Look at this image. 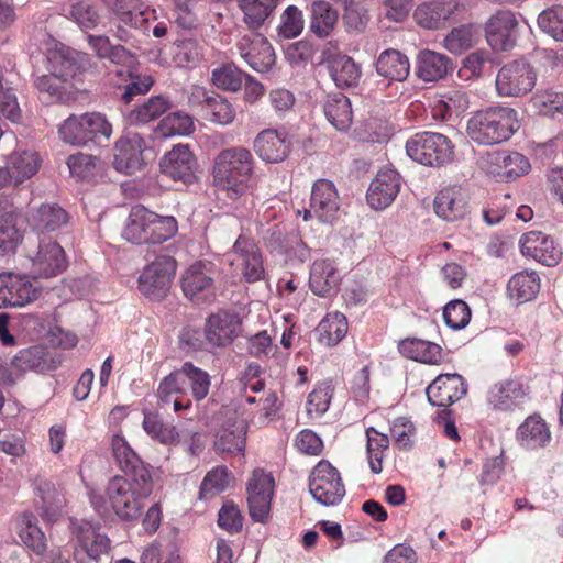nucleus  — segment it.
Wrapping results in <instances>:
<instances>
[{
  "label": "nucleus",
  "instance_id": "obj_1",
  "mask_svg": "<svg viewBox=\"0 0 563 563\" xmlns=\"http://www.w3.org/2000/svg\"><path fill=\"white\" fill-rule=\"evenodd\" d=\"M152 492L151 472L141 471L139 476H113L107 484L104 496L91 490L89 501L100 515H106L111 508L120 520L132 522L141 517L145 500Z\"/></svg>",
  "mask_w": 563,
  "mask_h": 563
},
{
  "label": "nucleus",
  "instance_id": "obj_2",
  "mask_svg": "<svg viewBox=\"0 0 563 563\" xmlns=\"http://www.w3.org/2000/svg\"><path fill=\"white\" fill-rule=\"evenodd\" d=\"M254 157L250 150L234 146L222 150L214 158L212 178L214 186L230 199L242 197L251 186Z\"/></svg>",
  "mask_w": 563,
  "mask_h": 563
},
{
  "label": "nucleus",
  "instance_id": "obj_3",
  "mask_svg": "<svg viewBox=\"0 0 563 563\" xmlns=\"http://www.w3.org/2000/svg\"><path fill=\"white\" fill-rule=\"evenodd\" d=\"M178 224L172 216H159L144 206L131 208L122 236L130 243L161 244L176 235Z\"/></svg>",
  "mask_w": 563,
  "mask_h": 563
},
{
  "label": "nucleus",
  "instance_id": "obj_4",
  "mask_svg": "<svg viewBox=\"0 0 563 563\" xmlns=\"http://www.w3.org/2000/svg\"><path fill=\"white\" fill-rule=\"evenodd\" d=\"M517 112L508 107L477 111L467 122V135L479 145L499 144L519 129Z\"/></svg>",
  "mask_w": 563,
  "mask_h": 563
},
{
  "label": "nucleus",
  "instance_id": "obj_5",
  "mask_svg": "<svg viewBox=\"0 0 563 563\" xmlns=\"http://www.w3.org/2000/svg\"><path fill=\"white\" fill-rule=\"evenodd\" d=\"M60 139L74 146H85L97 137L109 139L112 126L107 118L99 112H87L69 115L58 130Z\"/></svg>",
  "mask_w": 563,
  "mask_h": 563
},
{
  "label": "nucleus",
  "instance_id": "obj_6",
  "mask_svg": "<svg viewBox=\"0 0 563 563\" xmlns=\"http://www.w3.org/2000/svg\"><path fill=\"white\" fill-rule=\"evenodd\" d=\"M453 145L449 137L437 132H419L406 142L407 155L426 166H443L453 157Z\"/></svg>",
  "mask_w": 563,
  "mask_h": 563
},
{
  "label": "nucleus",
  "instance_id": "obj_7",
  "mask_svg": "<svg viewBox=\"0 0 563 563\" xmlns=\"http://www.w3.org/2000/svg\"><path fill=\"white\" fill-rule=\"evenodd\" d=\"M177 262L169 255H159L141 272L139 290L151 300H162L169 292Z\"/></svg>",
  "mask_w": 563,
  "mask_h": 563
},
{
  "label": "nucleus",
  "instance_id": "obj_8",
  "mask_svg": "<svg viewBox=\"0 0 563 563\" xmlns=\"http://www.w3.org/2000/svg\"><path fill=\"white\" fill-rule=\"evenodd\" d=\"M26 256L35 277L51 278L62 274L67 267L63 247L51 239L37 238L36 242L29 246Z\"/></svg>",
  "mask_w": 563,
  "mask_h": 563
},
{
  "label": "nucleus",
  "instance_id": "obj_9",
  "mask_svg": "<svg viewBox=\"0 0 563 563\" xmlns=\"http://www.w3.org/2000/svg\"><path fill=\"white\" fill-rule=\"evenodd\" d=\"M309 490L314 500L323 506H335L345 495L339 471L328 461H320L312 470Z\"/></svg>",
  "mask_w": 563,
  "mask_h": 563
},
{
  "label": "nucleus",
  "instance_id": "obj_10",
  "mask_svg": "<svg viewBox=\"0 0 563 563\" xmlns=\"http://www.w3.org/2000/svg\"><path fill=\"white\" fill-rule=\"evenodd\" d=\"M537 74L526 62L516 60L504 65L496 77V89L500 96L519 97L536 86Z\"/></svg>",
  "mask_w": 563,
  "mask_h": 563
},
{
  "label": "nucleus",
  "instance_id": "obj_11",
  "mask_svg": "<svg viewBox=\"0 0 563 563\" xmlns=\"http://www.w3.org/2000/svg\"><path fill=\"white\" fill-rule=\"evenodd\" d=\"M340 206L335 185L331 180L320 178L312 185L310 207L303 210V220L316 217L323 223H332L339 216Z\"/></svg>",
  "mask_w": 563,
  "mask_h": 563
},
{
  "label": "nucleus",
  "instance_id": "obj_12",
  "mask_svg": "<svg viewBox=\"0 0 563 563\" xmlns=\"http://www.w3.org/2000/svg\"><path fill=\"white\" fill-rule=\"evenodd\" d=\"M73 534L76 538L74 558L77 563L97 562L102 555L108 554L110 540L106 534L89 521L74 523Z\"/></svg>",
  "mask_w": 563,
  "mask_h": 563
},
{
  "label": "nucleus",
  "instance_id": "obj_13",
  "mask_svg": "<svg viewBox=\"0 0 563 563\" xmlns=\"http://www.w3.org/2000/svg\"><path fill=\"white\" fill-rule=\"evenodd\" d=\"M275 481L262 468L253 471L246 485L250 516L254 521L264 522L271 510Z\"/></svg>",
  "mask_w": 563,
  "mask_h": 563
},
{
  "label": "nucleus",
  "instance_id": "obj_14",
  "mask_svg": "<svg viewBox=\"0 0 563 563\" xmlns=\"http://www.w3.org/2000/svg\"><path fill=\"white\" fill-rule=\"evenodd\" d=\"M48 69L55 77L68 81L91 66L89 54L56 43L47 52Z\"/></svg>",
  "mask_w": 563,
  "mask_h": 563
},
{
  "label": "nucleus",
  "instance_id": "obj_15",
  "mask_svg": "<svg viewBox=\"0 0 563 563\" xmlns=\"http://www.w3.org/2000/svg\"><path fill=\"white\" fill-rule=\"evenodd\" d=\"M38 286L25 275L0 274V309L24 307L36 300Z\"/></svg>",
  "mask_w": 563,
  "mask_h": 563
},
{
  "label": "nucleus",
  "instance_id": "obj_16",
  "mask_svg": "<svg viewBox=\"0 0 563 563\" xmlns=\"http://www.w3.org/2000/svg\"><path fill=\"white\" fill-rule=\"evenodd\" d=\"M188 100L192 108L198 109L205 119L213 123L228 125L235 119V109L224 97L202 87L192 88Z\"/></svg>",
  "mask_w": 563,
  "mask_h": 563
},
{
  "label": "nucleus",
  "instance_id": "obj_17",
  "mask_svg": "<svg viewBox=\"0 0 563 563\" xmlns=\"http://www.w3.org/2000/svg\"><path fill=\"white\" fill-rule=\"evenodd\" d=\"M240 56L257 73H268L276 60L275 52L268 40L256 32L243 35L236 43Z\"/></svg>",
  "mask_w": 563,
  "mask_h": 563
},
{
  "label": "nucleus",
  "instance_id": "obj_18",
  "mask_svg": "<svg viewBox=\"0 0 563 563\" xmlns=\"http://www.w3.org/2000/svg\"><path fill=\"white\" fill-rule=\"evenodd\" d=\"M291 140L285 130L266 129L254 139L256 155L264 162L276 164L285 161L291 151Z\"/></svg>",
  "mask_w": 563,
  "mask_h": 563
},
{
  "label": "nucleus",
  "instance_id": "obj_19",
  "mask_svg": "<svg viewBox=\"0 0 563 563\" xmlns=\"http://www.w3.org/2000/svg\"><path fill=\"white\" fill-rule=\"evenodd\" d=\"M147 143L139 133L128 132L120 137L114 147V168L124 174H132L143 164V153Z\"/></svg>",
  "mask_w": 563,
  "mask_h": 563
},
{
  "label": "nucleus",
  "instance_id": "obj_20",
  "mask_svg": "<svg viewBox=\"0 0 563 563\" xmlns=\"http://www.w3.org/2000/svg\"><path fill=\"white\" fill-rule=\"evenodd\" d=\"M530 168L529 159L518 152L497 151L487 156V172L500 181H514Z\"/></svg>",
  "mask_w": 563,
  "mask_h": 563
},
{
  "label": "nucleus",
  "instance_id": "obj_21",
  "mask_svg": "<svg viewBox=\"0 0 563 563\" xmlns=\"http://www.w3.org/2000/svg\"><path fill=\"white\" fill-rule=\"evenodd\" d=\"M519 246L523 256L531 257L545 266L556 265L562 257V251L553 238L540 231L522 234Z\"/></svg>",
  "mask_w": 563,
  "mask_h": 563
},
{
  "label": "nucleus",
  "instance_id": "obj_22",
  "mask_svg": "<svg viewBox=\"0 0 563 563\" xmlns=\"http://www.w3.org/2000/svg\"><path fill=\"white\" fill-rule=\"evenodd\" d=\"M195 166L196 158L187 144L173 146L159 162L161 172L165 176L184 184H190L194 180Z\"/></svg>",
  "mask_w": 563,
  "mask_h": 563
},
{
  "label": "nucleus",
  "instance_id": "obj_23",
  "mask_svg": "<svg viewBox=\"0 0 563 563\" xmlns=\"http://www.w3.org/2000/svg\"><path fill=\"white\" fill-rule=\"evenodd\" d=\"M427 397L435 407H448L467 393L465 379L459 374H441L428 387Z\"/></svg>",
  "mask_w": 563,
  "mask_h": 563
},
{
  "label": "nucleus",
  "instance_id": "obj_24",
  "mask_svg": "<svg viewBox=\"0 0 563 563\" xmlns=\"http://www.w3.org/2000/svg\"><path fill=\"white\" fill-rule=\"evenodd\" d=\"M400 186V175L395 169L379 170L366 194L368 205L375 210L387 208L397 197Z\"/></svg>",
  "mask_w": 563,
  "mask_h": 563
},
{
  "label": "nucleus",
  "instance_id": "obj_25",
  "mask_svg": "<svg viewBox=\"0 0 563 563\" xmlns=\"http://www.w3.org/2000/svg\"><path fill=\"white\" fill-rule=\"evenodd\" d=\"M240 328L241 322L238 316L222 310L207 319L206 339L212 346L224 347L238 338Z\"/></svg>",
  "mask_w": 563,
  "mask_h": 563
},
{
  "label": "nucleus",
  "instance_id": "obj_26",
  "mask_svg": "<svg viewBox=\"0 0 563 563\" xmlns=\"http://www.w3.org/2000/svg\"><path fill=\"white\" fill-rule=\"evenodd\" d=\"M68 213L55 202L42 203L32 208L27 214V222L36 232L37 238L60 230L68 223Z\"/></svg>",
  "mask_w": 563,
  "mask_h": 563
},
{
  "label": "nucleus",
  "instance_id": "obj_27",
  "mask_svg": "<svg viewBox=\"0 0 563 563\" xmlns=\"http://www.w3.org/2000/svg\"><path fill=\"white\" fill-rule=\"evenodd\" d=\"M233 262L242 267V273L249 283L264 277L262 255L257 245L250 239L239 236L233 245Z\"/></svg>",
  "mask_w": 563,
  "mask_h": 563
},
{
  "label": "nucleus",
  "instance_id": "obj_28",
  "mask_svg": "<svg viewBox=\"0 0 563 563\" xmlns=\"http://www.w3.org/2000/svg\"><path fill=\"white\" fill-rule=\"evenodd\" d=\"M41 157L32 150H15L5 158L12 187H19L37 174L41 167Z\"/></svg>",
  "mask_w": 563,
  "mask_h": 563
},
{
  "label": "nucleus",
  "instance_id": "obj_29",
  "mask_svg": "<svg viewBox=\"0 0 563 563\" xmlns=\"http://www.w3.org/2000/svg\"><path fill=\"white\" fill-rule=\"evenodd\" d=\"M433 206L438 217L456 221L467 212L466 194L460 186L445 187L437 194Z\"/></svg>",
  "mask_w": 563,
  "mask_h": 563
},
{
  "label": "nucleus",
  "instance_id": "obj_30",
  "mask_svg": "<svg viewBox=\"0 0 563 563\" xmlns=\"http://www.w3.org/2000/svg\"><path fill=\"white\" fill-rule=\"evenodd\" d=\"M518 22L514 12L500 10L494 14L486 24V35L495 49L507 51L512 44L511 37Z\"/></svg>",
  "mask_w": 563,
  "mask_h": 563
},
{
  "label": "nucleus",
  "instance_id": "obj_31",
  "mask_svg": "<svg viewBox=\"0 0 563 563\" xmlns=\"http://www.w3.org/2000/svg\"><path fill=\"white\" fill-rule=\"evenodd\" d=\"M340 275L330 260L314 261L310 269L309 285L311 291L319 297H330L338 290Z\"/></svg>",
  "mask_w": 563,
  "mask_h": 563
},
{
  "label": "nucleus",
  "instance_id": "obj_32",
  "mask_svg": "<svg viewBox=\"0 0 563 563\" xmlns=\"http://www.w3.org/2000/svg\"><path fill=\"white\" fill-rule=\"evenodd\" d=\"M16 81L18 75L13 70L0 66V114L12 123H19L22 119Z\"/></svg>",
  "mask_w": 563,
  "mask_h": 563
},
{
  "label": "nucleus",
  "instance_id": "obj_33",
  "mask_svg": "<svg viewBox=\"0 0 563 563\" xmlns=\"http://www.w3.org/2000/svg\"><path fill=\"white\" fill-rule=\"evenodd\" d=\"M459 4L455 1H430L419 4L413 18L416 22L424 29H439L457 10Z\"/></svg>",
  "mask_w": 563,
  "mask_h": 563
},
{
  "label": "nucleus",
  "instance_id": "obj_34",
  "mask_svg": "<svg viewBox=\"0 0 563 563\" xmlns=\"http://www.w3.org/2000/svg\"><path fill=\"white\" fill-rule=\"evenodd\" d=\"M186 394L185 382L181 378L179 369L165 376L159 382L156 391L159 404L162 406L173 404L175 412L189 409L191 407V401L189 399L183 401V397L186 396Z\"/></svg>",
  "mask_w": 563,
  "mask_h": 563
},
{
  "label": "nucleus",
  "instance_id": "obj_35",
  "mask_svg": "<svg viewBox=\"0 0 563 563\" xmlns=\"http://www.w3.org/2000/svg\"><path fill=\"white\" fill-rule=\"evenodd\" d=\"M0 256L15 252L22 240L16 229L15 212L10 200L0 196Z\"/></svg>",
  "mask_w": 563,
  "mask_h": 563
},
{
  "label": "nucleus",
  "instance_id": "obj_36",
  "mask_svg": "<svg viewBox=\"0 0 563 563\" xmlns=\"http://www.w3.org/2000/svg\"><path fill=\"white\" fill-rule=\"evenodd\" d=\"M516 439L526 450H538L551 440V432L539 416H529L517 429Z\"/></svg>",
  "mask_w": 563,
  "mask_h": 563
},
{
  "label": "nucleus",
  "instance_id": "obj_37",
  "mask_svg": "<svg viewBox=\"0 0 563 563\" xmlns=\"http://www.w3.org/2000/svg\"><path fill=\"white\" fill-rule=\"evenodd\" d=\"M525 396V389L519 382L504 380L489 388L487 401L496 410L508 411L521 404Z\"/></svg>",
  "mask_w": 563,
  "mask_h": 563
},
{
  "label": "nucleus",
  "instance_id": "obj_38",
  "mask_svg": "<svg viewBox=\"0 0 563 563\" xmlns=\"http://www.w3.org/2000/svg\"><path fill=\"white\" fill-rule=\"evenodd\" d=\"M213 277L214 271L211 263L202 261L194 263L181 276V288L185 296L192 298L209 289L213 284Z\"/></svg>",
  "mask_w": 563,
  "mask_h": 563
},
{
  "label": "nucleus",
  "instance_id": "obj_39",
  "mask_svg": "<svg viewBox=\"0 0 563 563\" xmlns=\"http://www.w3.org/2000/svg\"><path fill=\"white\" fill-rule=\"evenodd\" d=\"M375 66L376 73L389 81H404L410 71L408 57L397 49L382 52Z\"/></svg>",
  "mask_w": 563,
  "mask_h": 563
},
{
  "label": "nucleus",
  "instance_id": "obj_40",
  "mask_svg": "<svg viewBox=\"0 0 563 563\" xmlns=\"http://www.w3.org/2000/svg\"><path fill=\"white\" fill-rule=\"evenodd\" d=\"M113 456L125 476H139L141 471L150 472L137 453L121 434H114L111 441Z\"/></svg>",
  "mask_w": 563,
  "mask_h": 563
},
{
  "label": "nucleus",
  "instance_id": "obj_41",
  "mask_svg": "<svg viewBox=\"0 0 563 563\" xmlns=\"http://www.w3.org/2000/svg\"><path fill=\"white\" fill-rule=\"evenodd\" d=\"M106 5L120 23L130 29L142 31L147 29V18L139 0H106Z\"/></svg>",
  "mask_w": 563,
  "mask_h": 563
},
{
  "label": "nucleus",
  "instance_id": "obj_42",
  "mask_svg": "<svg viewBox=\"0 0 563 563\" xmlns=\"http://www.w3.org/2000/svg\"><path fill=\"white\" fill-rule=\"evenodd\" d=\"M35 492L41 499L42 517L47 522H54L58 519L65 505L63 493L54 483L46 479H38L35 483Z\"/></svg>",
  "mask_w": 563,
  "mask_h": 563
},
{
  "label": "nucleus",
  "instance_id": "obj_43",
  "mask_svg": "<svg viewBox=\"0 0 563 563\" xmlns=\"http://www.w3.org/2000/svg\"><path fill=\"white\" fill-rule=\"evenodd\" d=\"M16 530L26 548L38 556L44 555L47 550V540L33 514L21 515L16 520Z\"/></svg>",
  "mask_w": 563,
  "mask_h": 563
},
{
  "label": "nucleus",
  "instance_id": "obj_44",
  "mask_svg": "<svg viewBox=\"0 0 563 563\" xmlns=\"http://www.w3.org/2000/svg\"><path fill=\"white\" fill-rule=\"evenodd\" d=\"M347 319L339 312H328L316 328L318 341L325 346H335L347 333Z\"/></svg>",
  "mask_w": 563,
  "mask_h": 563
},
{
  "label": "nucleus",
  "instance_id": "obj_45",
  "mask_svg": "<svg viewBox=\"0 0 563 563\" xmlns=\"http://www.w3.org/2000/svg\"><path fill=\"white\" fill-rule=\"evenodd\" d=\"M540 290V277L536 272L516 273L507 284V294L517 305L532 300Z\"/></svg>",
  "mask_w": 563,
  "mask_h": 563
},
{
  "label": "nucleus",
  "instance_id": "obj_46",
  "mask_svg": "<svg viewBox=\"0 0 563 563\" xmlns=\"http://www.w3.org/2000/svg\"><path fill=\"white\" fill-rule=\"evenodd\" d=\"M86 41L89 48L100 59H107L117 65L131 62L132 54L121 44H112L107 35L87 34Z\"/></svg>",
  "mask_w": 563,
  "mask_h": 563
},
{
  "label": "nucleus",
  "instance_id": "obj_47",
  "mask_svg": "<svg viewBox=\"0 0 563 563\" xmlns=\"http://www.w3.org/2000/svg\"><path fill=\"white\" fill-rule=\"evenodd\" d=\"M328 69L339 88L355 86L361 78L360 66L346 55L332 56L328 62Z\"/></svg>",
  "mask_w": 563,
  "mask_h": 563
},
{
  "label": "nucleus",
  "instance_id": "obj_48",
  "mask_svg": "<svg viewBox=\"0 0 563 563\" xmlns=\"http://www.w3.org/2000/svg\"><path fill=\"white\" fill-rule=\"evenodd\" d=\"M398 350L404 356L421 363L438 364L442 358L441 346L427 340L405 339L399 342Z\"/></svg>",
  "mask_w": 563,
  "mask_h": 563
},
{
  "label": "nucleus",
  "instance_id": "obj_49",
  "mask_svg": "<svg viewBox=\"0 0 563 563\" xmlns=\"http://www.w3.org/2000/svg\"><path fill=\"white\" fill-rule=\"evenodd\" d=\"M417 75L423 81H437L443 78L449 68V59L443 54L423 51L418 55Z\"/></svg>",
  "mask_w": 563,
  "mask_h": 563
},
{
  "label": "nucleus",
  "instance_id": "obj_50",
  "mask_svg": "<svg viewBox=\"0 0 563 563\" xmlns=\"http://www.w3.org/2000/svg\"><path fill=\"white\" fill-rule=\"evenodd\" d=\"M324 114L336 130H349L353 117L350 99L343 93L330 96L324 104Z\"/></svg>",
  "mask_w": 563,
  "mask_h": 563
},
{
  "label": "nucleus",
  "instance_id": "obj_51",
  "mask_svg": "<svg viewBox=\"0 0 563 563\" xmlns=\"http://www.w3.org/2000/svg\"><path fill=\"white\" fill-rule=\"evenodd\" d=\"M142 424L146 434L162 444L173 445L181 441L176 428L170 423H164L158 415L144 413Z\"/></svg>",
  "mask_w": 563,
  "mask_h": 563
},
{
  "label": "nucleus",
  "instance_id": "obj_52",
  "mask_svg": "<svg viewBox=\"0 0 563 563\" xmlns=\"http://www.w3.org/2000/svg\"><path fill=\"white\" fill-rule=\"evenodd\" d=\"M470 107L468 96L460 89H451L441 95V99L433 107L434 117L445 120L459 115Z\"/></svg>",
  "mask_w": 563,
  "mask_h": 563
},
{
  "label": "nucleus",
  "instance_id": "obj_53",
  "mask_svg": "<svg viewBox=\"0 0 563 563\" xmlns=\"http://www.w3.org/2000/svg\"><path fill=\"white\" fill-rule=\"evenodd\" d=\"M181 378L188 383L191 396L195 400H203L210 390L211 377L208 372L195 366L191 362H185L179 368Z\"/></svg>",
  "mask_w": 563,
  "mask_h": 563
},
{
  "label": "nucleus",
  "instance_id": "obj_54",
  "mask_svg": "<svg viewBox=\"0 0 563 563\" xmlns=\"http://www.w3.org/2000/svg\"><path fill=\"white\" fill-rule=\"evenodd\" d=\"M169 107L167 98L163 96L151 97L131 110L128 120L131 124H146L165 113Z\"/></svg>",
  "mask_w": 563,
  "mask_h": 563
},
{
  "label": "nucleus",
  "instance_id": "obj_55",
  "mask_svg": "<svg viewBox=\"0 0 563 563\" xmlns=\"http://www.w3.org/2000/svg\"><path fill=\"white\" fill-rule=\"evenodd\" d=\"M278 0H240L244 22L251 30H256L271 15Z\"/></svg>",
  "mask_w": 563,
  "mask_h": 563
},
{
  "label": "nucleus",
  "instance_id": "obj_56",
  "mask_svg": "<svg viewBox=\"0 0 563 563\" xmlns=\"http://www.w3.org/2000/svg\"><path fill=\"white\" fill-rule=\"evenodd\" d=\"M338 21V13L325 1H316L311 7L310 29L320 37L330 34Z\"/></svg>",
  "mask_w": 563,
  "mask_h": 563
},
{
  "label": "nucleus",
  "instance_id": "obj_57",
  "mask_svg": "<svg viewBox=\"0 0 563 563\" xmlns=\"http://www.w3.org/2000/svg\"><path fill=\"white\" fill-rule=\"evenodd\" d=\"M192 118L181 111L167 114L157 126V134L162 137L175 135H189L194 132Z\"/></svg>",
  "mask_w": 563,
  "mask_h": 563
},
{
  "label": "nucleus",
  "instance_id": "obj_58",
  "mask_svg": "<svg viewBox=\"0 0 563 563\" xmlns=\"http://www.w3.org/2000/svg\"><path fill=\"white\" fill-rule=\"evenodd\" d=\"M244 78H249V76L233 64H225L214 68L211 76L216 87L228 91L240 90Z\"/></svg>",
  "mask_w": 563,
  "mask_h": 563
},
{
  "label": "nucleus",
  "instance_id": "obj_59",
  "mask_svg": "<svg viewBox=\"0 0 563 563\" xmlns=\"http://www.w3.org/2000/svg\"><path fill=\"white\" fill-rule=\"evenodd\" d=\"M230 484L229 471L225 466L210 470L200 485V498H212L224 492Z\"/></svg>",
  "mask_w": 563,
  "mask_h": 563
},
{
  "label": "nucleus",
  "instance_id": "obj_60",
  "mask_svg": "<svg viewBox=\"0 0 563 563\" xmlns=\"http://www.w3.org/2000/svg\"><path fill=\"white\" fill-rule=\"evenodd\" d=\"M366 435V450L371 471L374 474H379L383 470L382 461L384 451L388 448L389 440L385 434L377 432L374 428H368Z\"/></svg>",
  "mask_w": 563,
  "mask_h": 563
},
{
  "label": "nucleus",
  "instance_id": "obj_61",
  "mask_svg": "<svg viewBox=\"0 0 563 563\" xmlns=\"http://www.w3.org/2000/svg\"><path fill=\"white\" fill-rule=\"evenodd\" d=\"M60 81L63 80L52 75V73L38 76L34 81V86L38 91L40 99L45 103L66 101L64 86Z\"/></svg>",
  "mask_w": 563,
  "mask_h": 563
},
{
  "label": "nucleus",
  "instance_id": "obj_62",
  "mask_svg": "<svg viewBox=\"0 0 563 563\" xmlns=\"http://www.w3.org/2000/svg\"><path fill=\"white\" fill-rule=\"evenodd\" d=\"M333 394L332 385L328 382L318 384L308 395L307 412L311 417L320 418L329 409Z\"/></svg>",
  "mask_w": 563,
  "mask_h": 563
},
{
  "label": "nucleus",
  "instance_id": "obj_63",
  "mask_svg": "<svg viewBox=\"0 0 563 563\" xmlns=\"http://www.w3.org/2000/svg\"><path fill=\"white\" fill-rule=\"evenodd\" d=\"M532 104L543 115L563 114V93L552 89L540 90L533 96Z\"/></svg>",
  "mask_w": 563,
  "mask_h": 563
},
{
  "label": "nucleus",
  "instance_id": "obj_64",
  "mask_svg": "<svg viewBox=\"0 0 563 563\" xmlns=\"http://www.w3.org/2000/svg\"><path fill=\"white\" fill-rule=\"evenodd\" d=\"M539 27L555 41L563 42V7H553L538 16Z\"/></svg>",
  "mask_w": 563,
  "mask_h": 563
}]
</instances>
